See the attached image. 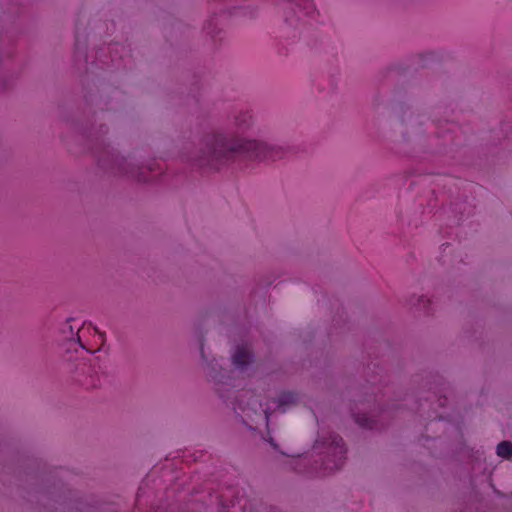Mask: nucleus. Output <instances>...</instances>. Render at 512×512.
Wrapping results in <instances>:
<instances>
[{
  "label": "nucleus",
  "instance_id": "f8f14e48",
  "mask_svg": "<svg viewBox=\"0 0 512 512\" xmlns=\"http://www.w3.org/2000/svg\"><path fill=\"white\" fill-rule=\"evenodd\" d=\"M285 21H286L287 23H289L290 25H294V24H295V22H296V21H295L292 17H290L289 15H286V16H285Z\"/></svg>",
  "mask_w": 512,
  "mask_h": 512
},
{
  "label": "nucleus",
  "instance_id": "39448f33",
  "mask_svg": "<svg viewBox=\"0 0 512 512\" xmlns=\"http://www.w3.org/2000/svg\"><path fill=\"white\" fill-rule=\"evenodd\" d=\"M496 453L499 457L510 459L512 457V443L510 441H502L497 445Z\"/></svg>",
  "mask_w": 512,
  "mask_h": 512
},
{
  "label": "nucleus",
  "instance_id": "9b49d317",
  "mask_svg": "<svg viewBox=\"0 0 512 512\" xmlns=\"http://www.w3.org/2000/svg\"><path fill=\"white\" fill-rule=\"evenodd\" d=\"M304 2H305V5H306V6H305V9L307 10V11H306V14H307L306 16H308V17L312 18L313 16H312V15H310L311 11H310L309 9H312V8H313V5H312V3H311V1H310V0H304Z\"/></svg>",
  "mask_w": 512,
  "mask_h": 512
},
{
  "label": "nucleus",
  "instance_id": "423d86ee",
  "mask_svg": "<svg viewBox=\"0 0 512 512\" xmlns=\"http://www.w3.org/2000/svg\"><path fill=\"white\" fill-rule=\"evenodd\" d=\"M90 330H93L94 333L98 335V337L101 341L104 340V333L100 332L96 327H93L91 324H89L88 326L83 325L80 329H78L77 338L80 343H81V335L80 334H83L85 331H90Z\"/></svg>",
  "mask_w": 512,
  "mask_h": 512
},
{
  "label": "nucleus",
  "instance_id": "7ed1b4c3",
  "mask_svg": "<svg viewBox=\"0 0 512 512\" xmlns=\"http://www.w3.org/2000/svg\"><path fill=\"white\" fill-rule=\"evenodd\" d=\"M325 449V456L322 458L321 464L311 468V471L316 473L319 470L323 472L333 471L340 469L345 461L346 447L343 439L336 434H331L327 439L320 441L317 440L314 445V450L321 453V450Z\"/></svg>",
  "mask_w": 512,
  "mask_h": 512
},
{
  "label": "nucleus",
  "instance_id": "0eeeda50",
  "mask_svg": "<svg viewBox=\"0 0 512 512\" xmlns=\"http://www.w3.org/2000/svg\"><path fill=\"white\" fill-rule=\"evenodd\" d=\"M251 119H252L251 114L246 111V112L240 113L236 117V123L239 127L248 126L251 122Z\"/></svg>",
  "mask_w": 512,
  "mask_h": 512
},
{
  "label": "nucleus",
  "instance_id": "1a4fd4ad",
  "mask_svg": "<svg viewBox=\"0 0 512 512\" xmlns=\"http://www.w3.org/2000/svg\"><path fill=\"white\" fill-rule=\"evenodd\" d=\"M297 464V466L294 467V469L298 472H308V470L306 468H302L305 467L306 463L308 462V458L305 456V457H299L297 459L294 460Z\"/></svg>",
  "mask_w": 512,
  "mask_h": 512
},
{
  "label": "nucleus",
  "instance_id": "20e7f679",
  "mask_svg": "<svg viewBox=\"0 0 512 512\" xmlns=\"http://www.w3.org/2000/svg\"><path fill=\"white\" fill-rule=\"evenodd\" d=\"M251 352L246 346H239L232 356V361L235 367L243 370L246 365L251 362Z\"/></svg>",
  "mask_w": 512,
  "mask_h": 512
},
{
  "label": "nucleus",
  "instance_id": "ddd939ff",
  "mask_svg": "<svg viewBox=\"0 0 512 512\" xmlns=\"http://www.w3.org/2000/svg\"><path fill=\"white\" fill-rule=\"evenodd\" d=\"M418 301H419V303H420L421 301H423V296H420V298H419V300H418Z\"/></svg>",
  "mask_w": 512,
  "mask_h": 512
},
{
  "label": "nucleus",
  "instance_id": "6e6552de",
  "mask_svg": "<svg viewBox=\"0 0 512 512\" xmlns=\"http://www.w3.org/2000/svg\"><path fill=\"white\" fill-rule=\"evenodd\" d=\"M355 421L363 428H372V421L366 415H357Z\"/></svg>",
  "mask_w": 512,
  "mask_h": 512
},
{
  "label": "nucleus",
  "instance_id": "9d476101",
  "mask_svg": "<svg viewBox=\"0 0 512 512\" xmlns=\"http://www.w3.org/2000/svg\"><path fill=\"white\" fill-rule=\"evenodd\" d=\"M124 173L127 174V175H131L132 177H136L138 178V180H143L140 175L135 171L134 168H131V169H125L124 170Z\"/></svg>",
  "mask_w": 512,
  "mask_h": 512
},
{
  "label": "nucleus",
  "instance_id": "f03ea898",
  "mask_svg": "<svg viewBox=\"0 0 512 512\" xmlns=\"http://www.w3.org/2000/svg\"><path fill=\"white\" fill-rule=\"evenodd\" d=\"M299 402V395L291 391L281 392L276 399L262 403L259 401L258 396H253L247 404V407L241 408L242 412L250 417V411L256 416L260 417L266 425H268L270 415L279 411L285 413L291 407L297 405Z\"/></svg>",
  "mask_w": 512,
  "mask_h": 512
},
{
  "label": "nucleus",
  "instance_id": "f257e3e1",
  "mask_svg": "<svg viewBox=\"0 0 512 512\" xmlns=\"http://www.w3.org/2000/svg\"><path fill=\"white\" fill-rule=\"evenodd\" d=\"M202 145L200 154L191 160L200 167L211 169H219L230 161L244 159L276 160L282 158L284 154L280 147L270 146L256 140L228 139L221 133L206 135L202 140Z\"/></svg>",
  "mask_w": 512,
  "mask_h": 512
}]
</instances>
